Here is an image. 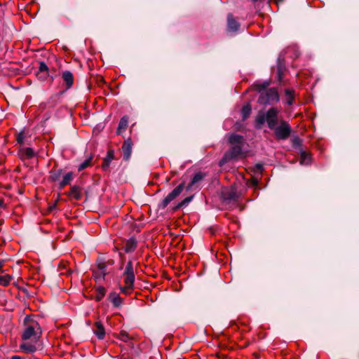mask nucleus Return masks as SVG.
<instances>
[{"label": "nucleus", "instance_id": "nucleus-6", "mask_svg": "<svg viewBox=\"0 0 359 359\" xmlns=\"http://www.w3.org/2000/svg\"><path fill=\"white\" fill-rule=\"evenodd\" d=\"M231 149L226 153L221 161V163H224L230 159L237 158L242 154V145L233 144Z\"/></svg>", "mask_w": 359, "mask_h": 359}, {"label": "nucleus", "instance_id": "nucleus-10", "mask_svg": "<svg viewBox=\"0 0 359 359\" xmlns=\"http://www.w3.org/2000/svg\"><path fill=\"white\" fill-rule=\"evenodd\" d=\"M227 25L229 31H237L240 27L239 23L234 19L232 14L227 15Z\"/></svg>", "mask_w": 359, "mask_h": 359}, {"label": "nucleus", "instance_id": "nucleus-32", "mask_svg": "<svg viewBox=\"0 0 359 359\" xmlns=\"http://www.w3.org/2000/svg\"><path fill=\"white\" fill-rule=\"evenodd\" d=\"M134 272L133 271V265L131 261H129L126 266L124 273Z\"/></svg>", "mask_w": 359, "mask_h": 359}, {"label": "nucleus", "instance_id": "nucleus-18", "mask_svg": "<svg viewBox=\"0 0 359 359\" xmlns=\"http://www.w3.org/2000/svg\"><path fill=\"white\" fill-rule=\"evenodd\" d=\"M229 142L231 144L242 145L243 143V137L240 135L232 134L229 137Z\"/></svg>", "mask_w": 359, "mask_h": 359}, {"label": "nucleus", "instance_id": "nucleus-1", "mask_svg": "<svg viewBox=\"0 0 359 359\" xmlns=\"http://www.w3.org/2000/svg\"><path fill=\"white\" fill-rule=\"evenodd\" d=\"M42 335V330L39 323L34 318L26 316L24 319V328L21 334L22 342L20 349L25 353L36 351L39 346V340Z\"/></svg>", "mask_w": 359, "mask_h": 359}, {"label": "nucleus", "instance_id": "nucleus-4", "mask_svg": "<svg viewBox=\"0 0 359 359\" xmlns=\"http://www.w3.org/2000/svg\"><path fill=\"white\" fill-rule=\"evenodd\" d=\"M271 130H274V133L277 139L278 140H286L290 136L292 129L289 123L285 121L281 120L279 122V126H274V128Z\"/></svg>", "mask_w": 359, "mask_h": 359}, {"label": "nucleus", "instance_id": "nucleus-25", "mask_svg": "<svg viewBox=\"0 0 359 359\" xmlns=\"http://www.w3.org/2000/svg\"><path fill=\"white\" fill-rule=\"evenodd\" d=\"M205 177V175L201 172H197L194 175V176L192 178V180L190 183V184L188 186V189L191 188L192 186H194L195 184L198 183V182L201 181L203 177Z\"/></svg>", "mask_w": 359, "mask_h": 359}, {"label": "nucleus", "instance_id": "nucleus-3", "mask_svg": "<svg viewBox=\"0 0 359 359\" xmlns=\"http://www.w3.org/2000/svg\"><path fill=\"white\" fill-rule=\"evenodd\" d=\"M279 101V95L276 88H271L264 90L259 95L258 102L264 105H272Z\"/></svg>", "mask_w": 359, "mask_h": 359}, {"label": "nucleus", "instance_id": "nucleus-26", "mask_svg": "<svg viewBox=\"0 0 359 359\" xmlns=\"http://www.w3.org/2000/svg\"><path fill=\"white\" fill-rule=\"evenodd\" d=\"M13 277L8 274L0 276V285L4 287L9 285Z\"/></svg>", "mask_w": 359, "mask_h": 359}, {"label": "nucleus", "instance_id": "nucleus-37", "mask_svg": "<svg viewBox=\"0 0 359 359\" xmlns=\"http://www.w3.org/2000/svg\"><path fill=\"white\" fill-rule=\"evenodd\" d=\"M4 260H0V271L1 270V268L4 265Z\"/></svg>", "mask_w": 359, "mask_h": 359}, {"label": "nucleus", "instance_id": "nucleus-21", "mask_svg": "<svg viewBox=\"0 0 359 359\" xmlns=\"http://www.w3.org/2000/svg\"><path fill=\"white\" fill-rule=\"evenodd\" d=\"M72 180H73V173L72 172H67V174H65L63 176L62 180L60 182V189L64 188L66 185L70 184V182L72 181Z\"/></svg>", "mask_w": 359, "mask_h": 359}, {"label": "nucleus", "instance_id": "nucleus-20", "mask_svg": "<svg viewBox=\"0 0 359 359\" xmlns=\"http://www.w3.org/2000/svg\"><path fill=\"white\" fill-rule=\"evenodd\" d=\"M128 118L126 116L122 117L118 123V126L116 131L117 134L120 135L123 131L126 130V129L128 127Z\"/></svg>", "mask_w": 359, "mask_h": 359}, {"label": "nucleus", "instance_id": "nucleus-17", "mask_svg": "<svg viewBox=\"0 0 359 359\" xmlns=\"http://www.w3.org/2000/svg\"><path fill=\"white\" fill-rule=\"evenodd\" d=\"M20 155L22 158H32L34 156V152L29 147H23L20 150Z\"/></svg>", "mask_w": 359, "mask_h": 359}, {"label": "nucleus", "instance_id": "nucleus-16", "mask_svg": "<svg viewBox=\"0 0 359 359\" xmlns=\"http://www.w3.org/2000/svg\"><path fill=\"white\" fill-rule=\"evenodd\" d=\"M39 72L38 73V76L40 79H45L47 78L48 75V66L43 62H41L39 63Z\"/></svg>", "mask_w": 359, "mask_h": 359}, {"label": "nucleus", "instance_id": "nucleus-35", "mask_svg": "<svg viewBox=\"0 0 359 359\" xmlns=\"http://www.w3.org/2000/svg\"><path fill=\"white\" fill-rule=\"evenodd\" d=\"M307 159H309V156L305 153H302L301 155V163H303Z\"/></svg>", "mask_w": 359, "mask_h": 359}, {"label": "nucleus", "instance_id": "nucleus-33", "mask_svg": "<svg viewBox=\"0 0 359 359\" xmlns=\"http://www.w3.org/2000/svg\"><path fill=\"white\" fill-rule=\"evenodd\" d=\"M133 289V287H128V286L126 285H125V286H123V287H120L121 291L123 294H129L130 291L132 290Z\"/></svg>", "mask_w": 359, "mask_h": 359}, {"label": "nucleus", "instance_id": "nucleus-28", "mask_svg": "<svg viewBox=\"0 0 359 359\" xmlns=\"http://www.w3.org/2000/svg\"><path fill=\"white\" fill-rule=\"evenodd\" d=\"M285 93L286 96V103L288 105L292 104L294 99V91L292 90L286 89L285 90Z\"/></svg>", "mask_w": 359, "mask_h": 359}, {"label": "nucleus", "instance_id": "nucleus-27", "mask_svg": "<svg viewBox=\"0 0 359 359\" xmlns=\"http://www.w3.org/2000/svg\"><path fill=\"white\" fill-rule=\"evenodd\" d=\"M251 106L250 104H245L241 109L243 119H246L251 113Z\"/></svg>", "mask_w": 359, "mask_h": 359}, {"label": "nucleus", "instance_id": "nucleus-39", "mask_svg": "<svg viewBox=\"0 0 359 359\" xmlns=\"http://www.w3.org/2000/svg\"><path fill=\"white\" fill-rule=\"evenodd\" d=\"M234 195H235V194H234V193H233V194H231V195L229 196V199H233V198H234Z\"/></svg>", "mask_w": 359, "mask_h": 359}, {"label": "nucleus", "instance_id": "nucleus-24", "mask_svg": "<svg viewBox=\"0 0 359 359\" xmlns=\"http://www.w3.org/2000/svg\"><path fill=\"white\" fill-rule=\"evenodd\" d=\"M62 175V169H56L50 171V178L52 181L56 182L58 181Z\"/></svg>", "mask_w": 359, "mask_h": 359}, {"label": "nucleus", "instance_id": "nucleus-9", "mask_svg": "<svg viewBox=\"0 0 359 359\" xmlns=\"http://www.w3.org/2000/svg\"><path fill=\"white\" fill-rule=\"evenodd\" d=\"M137 248V241L134 238L128 239L123 247L126 253H130L135 250Z\"/></svg>", "mask_w": 359, "mask_h": 359}, {"label": "nucleus", "instance_id": "nucleus-13", "mask_svg": "<svg viewBox=\"0 0 359 359\" xmlns=\"http://www.w3.org/2000/svg\"><path fill=\"white\" fill-rule=\"evenodd\" d=\"M124 283L128 287H133L135 282V273L134 272L123 273Z\"/></svg>", "mask_w": 359, "mask_h": 359}, {"label": "nucleus", "instance_id": "nucleus-38", "mask_svg": "<svg viewBox=\"0 0 359 359\" xmlns=\"http://www.w3.org/2000/svg\"><path fill=\"white\" fill-rule=\"evenodd\" d=\"M4 205V200L2 198H0V208L3 207Z\"/></svg>", "mask_w": 359, "mask_h": 359}, {"label": "nucleus", "instance_id": "nucleus-2", "mask_svg": "<svg viewBox=\"0 0 359 359\" xmlns=\"http://www.w3.org/2000/svg\"><path fill=\"white\" fill-rule=\"evenodd\" d=\"M278 113L279 111L275 107L270 108L266 112L259 111L255 119L256 127L261 128L266 122L270 129L274 128L278 123Z\"/></svg>", "mask_w": 359, "mask_h": 359}, {"label": "nucleus", "instance_id": "nucleus-8", "mask_svg": "<svg viewBox=\"0 0 359 359\" xmlns=\"http://www.w3.org/2000/svg\"><path fill=\"white\" fill-rule=\"evenodd\" d=\"M68 196L75 200L81 199L83 196L81 188L77 185L72 187L69 192L68 193Z\"/></svg>", "mask_w": 359, "mask_h": 359}, {"label": "nucleus", "instance_id": "nucleus-19", "mask_svg": "<svg viewBox=\"0 0 359 359\" xmlns=\"http://www.w3.org/2000/svg\"><path fill=\"white\" fill-rule=\"evenodd\" d=\"M107 274L106 266L104 264H99L98 271L94 274L95 278L97 280L104 278Z\"/></svg>", "mask_w": 359, "mask_h": 359}, {"label": "nucleus", "instance_id": "nucleus-30", "mask_svg": "<svg viewBox=\"0 0 359 359\" xmlns=\"http://www.w3.org/2000/svg\"><path fill=\"white\" fill-rule=\"evenodd\" d=\"M118 339L124 342H128L130 339V337L126 332L121 331L119 333Z\"/></svg>", "mask_w": 359, "mask_h": 359}, {"label": "nucleus", "instance_id": "nucleus-7", "mask_svg": "<svg viewBox=\"0 0 359 359\" xmlns=\"http://www.w3.org/2000/svg\"><path fill=\"white\" fill-rule=\"evenodd\" d=\"M133 142L130 138L126 140L122 146L123 156L126 161H128L132 154Z\"/></svg>", "mask_w": 359, "mask_h": 359}, {"label": "nucleus", "instance_id": "nucleus-36", "mask_svg": "<svg viewBox=\"0 0 359 359\" xmlns=\"http://www.w3.org/2000/svg\"><path fill=\"white\" fill-rule=\"evenodd\" d=\"M11 359H22V357L19 355H13Z\"/></svg>", "mask_w": 359, "mask_h": 359}, {"label": "nucleus", "instance_id": "nucleus-31", "mask_svg": "<svg viewBox=\"0 0 359 359\" xmlns=\"http://www.w3.org/2000/svg\"><path fill=\"white\" fill-rule=\"evenodd\" d=\"M192 198H193V196H189V197L185 198L184 200H182L181 201V203H180L178 204L177 208L187 205L191 202Z\"/></svg>", "mask_w": 359, "mask_h": 359}, {"label": "nucleus", "instance_id": "nucleus-14", "mask_svg": "<svg viewBox=\"0 0 359 359\" xmlns=\"http://www.w3.org/2000/svg\"><path fill=\"white\" fill-rule=\"evenodd\" d=\"M114 159V151L112 150H109L107 151L106 157L104 158L103 163L102 164V168L103 170H107L111 161Z\"/></svg>", "mask_w": 359, "mask_h": 359}, {"label": "nucleus", "instance_id": "nucleus-11", "mask_svg": "<svg viewBox=\"0 0 359 359\" xmlns=\"http://www.w3.org/2000/svg\"><path fill=\"white\" fill-rule=\"evenodd\" d=\"M94 334L97 337L98 339H102L105 336V330L100 322H96L94 328H93Z\"/></svg>", "mask_w": 359, "mask_h": 359}, {"label": "nucleus", "instance_id": "nucleus-5", "mask_svg": "<svg viewBox=\"0 0 359 359\" xmlns=\"http://www.w3.org/2000/svg\"><path fill=\"white\" fill-rule=\"evenodd\" d=\"M184 185L183 183L175 187L158 205L159 208L164 209L167 205L177 198L184 190Z\"/></svg>", "mask_w": 359, "mask_h": 359}, {"label": "nucleus", "instance_id": "nucleus-22", "mask_svg": "<svg viewBox=\"0 0 359 359\" xmlns=\"http://www.w3.org/2000/svg\"><path fill=\"white\" fill-rule=\"evenodd\" d=\"M106 293V290L102 286H99L96 287L95 289V299L97 302L101 301L103 297H104Z\"/></svg>", "mask_w": 359, "mask_h": 359}, {"label": "nucleus", "instance_id": "nucleus-12", "mask_svg": "<svg viewBox=\"0 0 359 359\" xmlns=\"http://www.w3.org/2000/svg\"><path fill=\"white\" fill-rule=\"evenodd\" d=\"M62 78L64 82L66 83L67 88H69L72 86L74 83V76L71 72L65 71L62 74Z\"/></svg>", "mask_w": 359, "mask_h": 359}, {"label": "nucleus", "instance_id": "nucleus-29", "mask_svg": "<svg viewBox=\"0 0 359 359\" xmlns=\"http://www.w3.org/2000/svg\"><path fill=\"white\" fill-rule=\"evenodd\" d=\"M93 160V156L88 157L87 159H86L82 163H81L78 168L79 171H81L88 166L90 165L91 161Z\"/></svg>", "mask_w": 359, "mask_h": 359}, {"label": "nucleus", "instance_id": "nucleus-34", "mask_svg": "<svg viewBox=\"0 0 359 359\" xmlns=\"http://www.w3.org/2000/svg\"><path fill=\"white\" fill-rule=\"evenodd\" d=\"M25 135L23 133H19L17 137V141L19 144H22L24 141Z\"/></svg>", "mask_w": 359, "mask_h": 359}, {"label": "nucleus", "instance_id": "nucleus-23", "mask_svg": "<svg viewBox=\"0 0 359 359\" xmlns=\"http://www.w3.org/2000/svg\"><path fill=\"white\" fill-rule=\"evenodd\" d=\"M270 85V82L269 81H264V82H262V83H257L254 85V87L255 88V90L257 91H258L259 93V94H261V93L264 90H268V87Z\"/></svg>", "mask_w": 359, "mask_h": 359}, {"label": "nucleus", "instance_id": "nucleus-15", "mask_svg": "<svg viewBox=\"0 0 359 359\" xmlns=\"http://www.w3.org/2000/svg\"><path fill=\"white\" fill-rule=\"evenodd\" d=\"M109 299L115 307H119L123 302V299L116 292H111Z\"/></svg>", "mask_w": 359, "mask_h": 359}]
</instances>
